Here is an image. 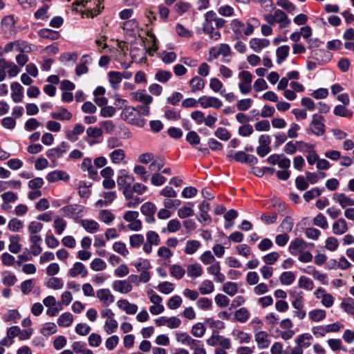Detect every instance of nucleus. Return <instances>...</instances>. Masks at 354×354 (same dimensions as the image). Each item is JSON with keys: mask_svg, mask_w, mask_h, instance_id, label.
Wrapping results in <instances>:
<instances>
[{"mask_svg": "<svg viewBox=\"0 0 354 354\" xmlns=\"http://www.w3.org/2000/svg\"><path fill=\"white\" fill-rule=\"evenodd\" d=\"M205 21L203 24V31L208 35L209 37L214 40H218L221 37L219 31L216 28H222L226 21L221 17H218L216 13L210 10L207 12L204 15Z\"/></svg>", "mask_w": 354, "mask_h": 354, "instance_id": "obj_1", "label": "nucleus"}, {"mask_svg": "<svg viewBox=\"0 0 354 354\" xmlns=\"http://www.w3.org/2000/svg\"><path fill=\"white\" fill-rule=\"evenodd\" d=\"M122 120L133 126L143 127L146 120L141 117L140 111L131 106H126L121 111Z\"/></svg>", "mask_w": 354, "mask_h": 354, "instance_id": "obj_2", "label": "nucleus"}, {"mask_svg": "<svg viewBox=\"0 0 354 354\" xmlns=\"http://www.w3.org/2000/svg\"><path fill=\"white\" fill-rule=\"evenodd\" d=\"M135 179L132 175L129 174L126 170L122 169L119 171L117 178V185L118 189L122 192L125 198L131 197V186Z\"/></svg>", "mask_w": 354, "mask_h": 354, "instance_id": "obj_3", "label": "nucleus"}, {"mask_svg": "<svg viewBox=\"0 0 354 354\" xmlns=\"http://www.w3.org/2000/svg\"><path fill=\"white\" fill-rule=\"evenodd\" d=\"M102 0H77L73 3V6H82L86 8L83 15L87 17H92L97 16L103 9L102 6Z\"/></svg>", "mask_w": 354, "mask_h": 354, "instance_id": "obj_4", "label": "nucleus"}, {"mask_svg": "<svg viewBox=\"0 0 354 354\" xmlns=\"http://www.w3.org/2000/svg\"><path fill=\"white\" fill-rule=\"evenodd\" d=\"M263 19L270 25L278 24L279 28H284L290 24V19L280 9H275L273 13L265 15Z\"/></svg>", "mask_w": 354, "mask_h": 354, "instance_id": "obj_5", "label": "nucleus"}, {"mask_svg": "<svg viewBox=\"0 0 354 354\" xmlns=\"http://www.w3.org/2000/svg\"><path fill=\"white\" fill-rule=\"evenodd\" d=\"M130 55L133 62L140 64L146 62V48L145 41L142 39H141L140 41H134L131 44Z\"/></svg>", "mask_w": 354, "mask_h": 354, "instance_id": "obj_6", "label": "nucleus"}, {"mask_svg": "<svg viewBox=\"0 0 354 354\" xmlns=\"http://www.w3.org/2000/svg\"><path fill=\"white\" fill-rule=\"evenodd\" d=\"M139 213L137 211H127L123 215V218L129 223L128 228L131 231H140L142 227V223L138 218Z\"/></svg>", "mask_w": 354, "mask_h": 354, "instance_id": "obj_7", "label": "nucleus"}, {"mask_svg": "<svg viewBox=\"0 0 354 354\" xmlns=\"http://www.w3.org/2000/svg\"><path fill=\"white\" fill-rule=\"evenodd\" d=\"M239 88L240 92L243 94L249 93L252 90V81L253 76L248 71H243L239 73Z\"/></svg>", "mask_w": 354, "mask_h": 354, "instance_id": "obj_8", "label": "nucleus"}, {"mask_svg": "<svg viewBox=\"0 0 354 354\" xmlns=\"http://www.w3.org/2000/svg\"><path fill=\"white\" fill-rule=\"evenodd\" d=\"M315 59L317 62L308 61L306 66L308 71H313L317 68V65H322L328 62L330 59L331 57L329 53L322 50H316L315 52Z\"/></svg>", "mask_w": 354, "mask_h": 354, "instance_id": "obj_9", "label": "nucleus"}, {"mask_svg": "<svg viewBox=\"0 0 354 354\" xmlns=\"http://www.w3.org/2000/svg\"><path fill=\"white\" fill-rule=\"evenodd\" d=\"M324 118L321 115L314 114L313 119L309 124L310 131L312 133L321 136L325 133V124H324Z\"/></svg>", "mask_w": 354, "mask_h": 354, "instance_id": "obj_10", "label": "nucleus"}, {"mask_svg": "<svg viewBox=\"0 0 354 354\" xmlns=\"http://www.w3.org/2000/svg\"><path fill=\"white\" fill-rule=\"evenodd\" d=\"M3 50L5 53H8L12 50L21 51L24 53H29L32 50V46L27 42L21 40H17L12 42L6 44L4 46Z\"/></svg>", "mask_w": 354, "mask_h": 354, "instance_id": "obj_11", "label": "nucleus"}, {"mask_svg": "<svg viewBox=\"0 0 354 354\" xmlns=\"http://www.w3.org/2000/svg\"><path fill=\"white\" fill-rule=\"evenodd\" d=\"M198 102L201 106L203 109L211 107L218 109L223 106L222 101L218 98L213 96L203 95L198 98Z\"/></svg>", "mask_w": 354, "mask_h": 354, "instance_id": "obj_12", "label": "nucleus"}, {"mask_svg": "<svg viewBox=\"0 0 354 354\" xmlns=\"http://www.w3.org/2000/svg\"><path fill=\"white\" fill-rule=\"evenodd\" d=\"M70 145L66 141H62L60 145L46 151V156L50 159H57L62 158L69 149Z\"/></svg>", "mask_w": 354, "mask_h": 354, "instance_id": "obj_13", "label": "nucleus"}, {"mask_svg": "<svg viewBox=\"0 0 354 354\" xmlns=\"http://www.w3.org/2000/svg\"><path fill=\"white\" fill-rule=\"evenodd\" d=\"M315 295L316 298L321 299L322 304L326 308L331 307L334 304V297L332 295L327 293L326 290L322 288H318Z\"/></svg>", "mask_w": 354, "mask_h": 354, "instance_id": "obj_14", "label": "nucleus"}, {"mask_svg": "<svg viewBox=\"0 0 354 354\" xmlns=\"http://www.w3.org/2000/svg\"><path fill=\"white\" fill-rule=\"evenodd\" d=\"M62 211L65 216L73 218L82 214L84 212V207L81 205L73 204L64 207Z\"/></svg>", "mask_w": 354, "mask_h": 354, "instance_id": "obj_15", "label": "nucleus"}, {"mask_svg": "<svg viewBox=\"0 0 354 354\" xmlns=\"http://www.w3.org/2000/svg\"><path fill=\"white\" fill-rule=\"evenodd\" d=\"M113 289L122 294H127L132 290V286L127 280H116L112 285Z\"/></svg>", "mask_w": 354, "mask_h": 354, "instance_id": "obj_16", "label": "nucleus"}, {"mask_svg": "<svg viewBox=\"0 0 354 354\" xmlns=\"http://www.w3.org/2000/svg\"><path fill=\"white\" fill-rule=\"evenodd\" d=\"M118 307L128 315H134L138 311V307L135 304L130 303L127 299H120L117 302Z\"/></svg>", "mask_w": 354, "mask_h": 354, "instance_id": "obj_17", "label": "nucleus"}, {"mask_svg": "<svg viewBox=\"0 0 354 354\" xmlns=\"http://www.w3.org/2000/svg\"><path fill=\"white\" fill-rule=\"evenodd\" d=\"M348 230V223L344 218H340L336 220L332 225L334 234L342 235Z\"/></svg>", "mask_w": 354, "mask_h": 354, "instance_id": "obj_18", "label": "nucleus"}, {"mask_svg": "<svg viewBox=\"0 0 354 354\" xmlns=\"http://www.w3.org/2000/svg\"><path fill=\"white\" fill-rule=\"evenodd\" d=\"M207 272L214 276L218 282H223L225 279V275L221 272V265L218 261H216L211 263V266L207 268Z\"/></svg>", "mask_w": 354, "mask_h": 354, "instance_id": "obj_19", "label": "nucleus"}, {"mask_svg": "<svg viewBox=\"0 0 354 354\" xmlns=\"http://www.w3.org/2000/svg\"><path fill=\"white\" fill-rule=\"evenodd\" d=\"M250 47L255 52L259 53L263 48L270 45V41L267 39L253 38L250 39Z\"/></svg>", "mask_w": 354, "mask_h": 354, "instance_id": "obj_20", "label": "nucleus"}, {"mask_svg": "<svg viewBox=\"0 0 354 354\" xmlns=\"http://www.w3.org/2000/svg\"><path fill=\"white\" fill-rule=\"evenodd\" d=\"M46 179L48 182L51 183L56 182L59 180L68 181L70 179V176L66 171L55 170L50 172L46 176Z\"/></svg>", "mask_w": 354, "mask_h": 354, "instance_id": "obj_21", "label": "nucleus"}, {"mask_svg": "<svg viewBox=\"0 0 354 354\" xmlns=\"http://www.w3.org/2000/svg\"><path fill=\"white\" fill-rule=\"evenodd\" d=\"M333 199L338 203L342 208H346L348 206H354V200L343 193H335L333 196Z\"/></svg>", "mask_w": 354, "mask_h": 354, "instance_id": "obj_22", "label": "nucleus"}, {"mask_svg": "<svg viewBox=\"0 0 354 354\" xmlns=\"http://www.w3.org/2000/svg\"><path fill=\"white\" fill-rule=\"evenodd\" d=\"M209 53L211 55H213L214 58H216L220 55L227 57L231 54V48L228 44H221L218 47L212 48Z\"/></svg>", "mask_w": 354, "mask_h": 354, "instance_id": "obj_23", "label": "nucleus"}, {"mask_svg": "<svg viewBox=\"0 0 354 354\" xmlns=\"http://www.w3.org/2000/svg\"><path fill=\"white\" fill-rule=\"evenodd\" d=\"M87 274L88 271L85 266L81 262H75L72 268L69 270V274L71 277H75L77 275L84 277Z\"/></svg>", "mask_w": 354, "mask_h": 354, "instance_id": "obj_24", "label": "nucleus"}, {"mask_svg": "<svg viewBox=\"0 0 354 354\" xmlns=\"http://www.w3.org/2000/svg\"><path fill=\"white\" fill-rule=\"evenodd\" d=\"M131 95L134 100L142 103L144 106L149 105L153 101V97L145 91L133 92Z\"/></svg>", "mask_w": 354, "mask_h": 354, "instance_id": "obj_25", "label": "nucleus"}, {"mask_svg": "<svg viewBox=\"0 0 354 354\" xmlns=\"http://www.w3.org/2000/svg\"><path fill=\"white\" fill-rule=\"evenodd\" d=\"M11 97L16 102H21L23 100V87L18 82H13L11 84Z\"/></svg>", "mask_w": 354, "mask_h": 354, "instance_id": "obj_26", "label": "nucleus"}, {"mask_svg": "<svg viewBox=\"0 0 354 354\" xmlns=\"http://www.w3.org/2000/svg\"><path fill=\"white\" fill-rule=\"evenodd\" d=\"M109 158L113 164L120 165L126 158V153L122 149H115L109 153Z\"/></svg>", "mask_w": 354, "mask_h": 354, "instance_id": "obj_27", "label": "nucleus"}, {"mask_svg": "<svg viewBox=\"0 0 354 354\" xmlns=\"http://www.w3.org/2000/svg\"><path fill=\"white\" fill-rule=\"evenodd\" d=\"M306 247V242L302 239H295L291 241L289 245V250L292 254H297L304 250Z\"/></svg>", "mask_w": 354, "mask_h": 354, "instance_id": "obj_28", "label": "nucleus"}, {"mask_svg": "<svg viewBox=\"0 0 354 354\" xmlns=\"http://www.w3.org/2000/svg\"><path fill=\"white\" fill-rule=\"evenodd\" d=\"M255 341L257 343L258 347L261 349L267 348L270 344L268 333L265 331H259L256 333Z\"/></svg>", "mask_w": 354, "mask_h": 354, "instance_id": "obj_29", "label": "nucleus"}, {"mask_svg": "<svg viewBox=\"0 0 354 354\" xmlns=\"http://www.w3.org/2000/svg\"><path fill=\"white\" fill-rule=\"evenodd\" d=\"M203 273L202 266L199 263H192L188 265L187 268V276L192 279L200 277Z\"/></svg>", "mask_w": 354, "mask_h": 354, "instance_id": "obj_30", "label": "nucleus"}, {"mask_svg": "<svg viewBox=\"0 0 354 354\" xmlns=\"http://www.w3.org/2000/svg\"><path fill=\"white\" fill-rule=\"evenodd\" d=\"M80 224L88 233L94 234L100 229L99 223L93 220L83 219L80 221Z\"/></svg>", "mask_w": 354, "mask_h": 354, "instance_id": "obj_31", "label": "nucleus"}, {"mask_svg": "<svg viewBox=\"0 0 354 354\" xmlns=\"http://www.w3.org/2000/svg\"><path fill=\"white\" fill-rule=\"evenodd\" d=\"M80 168L84 171H88L91 178H95L97 175V171L92 165V160L89 158H85L80 165Z\"/></svg>", "mask_w": 354, "mask_h": 354, "instance_id": "obj_32", "label": "nucleus"}, {"mask_svg": "<svg viewBox=\"0 0 354 354\" xmlns=\"http://www.w3.org/2000/svg\"><path fill=\"white\" fill-rule=\"evenodd\" d=\"M97 297L102 302L109 304L114 301V296L106 288H102L97 291Z\"/></svg>", "mask_w": 354, "mask_h": 354, "instance_id": "obj_33", "label": "nucleus"}, {"mask_svg": "<svg viewBox=\"0 0 354 354\" xmlns=\"http://www.w3.org/2000/svg\"><path fill=\"white\" fill-rule=\"evenodd\" d=\"M108 77L111 86L114 90L118 89L122 80V73L117 71H110L108 73Z\"/></svg>", "mask_w": 354, "mask_h": 354, "instance_id": "obj_34", "label": "nucleus"}, {"mask_svg": "<svg viewBox=\"0 0 354 354\" xmlns=\"http://www.w3.org/2000/svg\"><path fill=\"white\" fill-rule=\"evenodd\" d=\"M189 86L192 93L202 91L205 85V82L199 76H194L189 80Z\"/></svg>", "mask_w": 354, "mask_h": 354, "instance_id": "obj_35", "label": "nucleus"}, {"mask_svg": "<svg viewBox=\"0 0 354 354\" xmlns=\"http://www.w3.org/2000/svg\"><path fill=\"white\" fill-rule=\"evenodd\" d=\"M20 236L17 234L11 235L9 237L10 244L8 249L13 254L19 253L21 250V245L19 243Z\"/></svg>", "mask_w": 354, "mask_h": 354, "instance_id": "obj_36", "label": "nucleus"}, {"mask_svg": "<svg viewBox=\"0 0 354 354\" xmlns=\"http://www.w3.org/2000/svg\"><path fill=\"white\" fill-rule=\"evenodd\" d=\"M194 204L192 203H187L178 210V216L180 218H185L192 216L194 214Z\"/></svg>", "mask_w": 354, "mask_h": 354, "instance_id": "obj_37", "label": "nucleus"}, {"mask_svg": "<svg viewBox=\"0 0 354 354\" xmlns=\"http://www.w3.org/2000/svg\"><path fill=\"white\" fill-rule=\"evenodd\" d=\"M232 335L239 344H248L251 341L250 335L242 330H234Z\"/></svg>", "mask_w": 354, "mask_h": 354, "instance_id": "obj_38", "label": "nucleus"}, {"mask_svg": "<svg viewBox=\"0 0 354 354\" xmlns=\"http://www.w3.org/2000/svg\"><path fill=\"white\" fill-rule=\"evenodd\" d=\"M72 116V113L65 108H60L51 113V117L53 119L59 120H70Z\"/></svg>", "mask_w": 354, "mask_h": 354, "instance_id": "obj_39", "label": "nucleus"}, {"mask_svg": "<svg viewBox=\"0 0 354 354\" xmlns=\"http://www.w3.org/2000/svg\"><path fill=\"white\" fill-rule=\"evenodd\" d=\"M290 51V47L287 45H283L281 46H279L277 48L276 50V55H277V63L278 64H281L283 61H284Z\"/></svg>", "mask_w": 354, "mask_h": 354, "instance_id": "obj_40", "label": "nucleus"}, {"mask_svg": "<svg viewBox=\"0 0 354 354\" xmlns=\"http://www.w3.org/2000/svg\"><path fill=\"white\" fill-rule=\"evenodd\" d=\"M45 285L48 288L60 290L64 287V281L60 278L52 277L45 282Z\"/></svg>", "mask_w": 354, "mask_h": 354, "instance_id": "obj_41", "label": "nucleus"}, {"mask_svg": "<svg viewBox=\"0 0 354 354\" xmlns=\"http://www.w3.org/2000/svg\"><path fill=\"white\" fill-rule=\"evenodd\" d=\"M198 290L202 295H209L214 292V285L211 280L205 279L201 282Z\"/></svg>", "mask_w": 354, "mask_h": 354, "instance_id": "obj_42", "label": "nucleus"}, {"mask_svg": "<svg viewBox=\"0 0 354 354\" xmlns=\"http://www.w3.org/2000/svg\"><path fill=\"white\" fill-rule=\"evenodd\" d=\"M73 322V316L71 313H64L57 319V324L59 326L68 327Z\"/></svg>", "mask_w": 354, "mask_h": 354, "instance_id": "obj_43", "label": "nucleus"}, {"mask_svg": "<svg viewBox=\"0 0 354 354\" xmlns=\"http://www.w3.org/2000/svg\"><path fill=\"white\" fill-rule=\"evenodd\" d=\"M201 245V243L197 240H189L186 243L185 252L189 255L194 254Z\"/></svg>", "mask_w": 354, "mask_h": 354, "instance_id": "obj_44", "label": "nucleus"}, {"mask_svg": "<svg viewBox=\"0 0 354 354\" xmlns=\"http://www.w3.org/2000/svg\"><path fill=\"white\" fill-rule=\"evenodd\" d=\"M21 315L17 310H9L3 316V319L6 322L17 323L21 318Z\"/></svg>", "mask_w": 354, "mask_h": 354, "instance_id": "obj_45", "label": "nucleus"}, {"mask_svg": "<svg viewBox=\"0 0 354 354\" xmlns=\"http://www.w3.org/2000/svg\"><path fill=\"white\" fill-rule=\"evenodd\" d=\"M309 318L315 322H319L326 318V313L322 309H314L308 313Z\"/></svg>", "mask_w": 354, "mask_h": 354, "instance_id": "obj_46", "label": "nucleus"}, {"mask_svg": "<svg viewBox=\"0 0 354 354\" xmlns=\"http://www.w3.org/2000/svg\"><path fill=\"white\" fill-rule=\"evenodd\" d=\"M169 272L171 275L178 280L182 279L185 274V269L181 266L176 264L169 267Z\"/></svg>", "mask_w": 354, "mask_h": 354, "instance_id": "obj_47", "label": "nucleus"}, {"mask_svg": "<svg viewBox=\"0 0 354 354\" xmlns=\"http://www.w3.org/2000/svg\"><path fill=\"white\" fill-rule=\"evenodd\" d=\"M38 33L41 37L51 40H56L59 37V33L57 31L48 28L41 29Z\"/></svg>", "mask_w": 354, "mask_h": 354, "instance_id": "obj_48", "label": "nucleus"}, {"mask_svg": "<svg viewBox=\"0 0 354 354\" xmlns=\"http://www.w3.org/2000/svg\"><path fill=\"white\" fill-rule=\"evenodd\" d=\"M291 297L293 298L292 301V305L296 310H299L304 308V297L302 292H299L297 294H295L293 292H290Z\"/></svg>", "mask_w": 354, "mask_h": 354, "instance_id": "obj_49", "label": "nucleus"}, {"mask_svg": "<svg viewBox=\"0 0 354 354\" xmlns=\"http://www.w3.org/2000/svg\"><path fill=\"white\" fill-rule=\"evenodd\" d=\"M312 339V336L309 333H304L299 335L296 339V342L298 346L303 348H307L310 345V341Z\"/></svg>", "mask_w": 354, "mask_h": 354, "instance_id": "obj_50", "label": "nucleus"}, {"mask_svg": "<svg viewBox=\"0 0 354 354\" xmlns=\"http://www.w3.org/2000/svg\"><path fill=\"white\" fill-rule=\"evenodd\" d=\"M295 274L290 271L282 272L279 277L280 282L284 285H290L295 280Z\"/></svg>", "mask_w": 354, "mask_h": 354, "instance_id": "obj_51", "label": "nucleus"}, {"mask_svg": "<svg viewBox=\"0 0 354 354\" xmlns=\"http://www.w3.org/2000/svg\"><path fill=\"white\" fill-rule=\"evenodd\" d=\"M222 290L225 293L232 297L238 292V286L236 283L228 281L223 285Z\"/></svg>", "mask_w": 354, "mask_h": 354, "instance_id": "obj_52", "label": "nucleus"}, {"mask_svg": "<svg viewBox=\"0 0 354 354\" xmlns=\"http://www.w3.org/2000/svg\"><path fill=\"white\" fill-rule=\"evenodd\" d=\"M23 227L24 223L17 218L10 219L8 223V229L13 232H19Z\"/></svg>", "mask_w": 354, "mask_h": 354, "instance_id": "obj_53", "label": "nucleus"}, {"mask_svg": "<svg viewBox=\"0 0 354 354\" xmlns=\"http://www.w3.org/2000/svg\"><path fill=\"white\" fill-rule=\"evenodd\" d=\"M250 317V313L245 308H241L235 313V319L236 321L245 323Z\"/></svg>", "mask_w": 354, "mask_h": 354, "instance_id": "obj_54", "label": "nucleus"}, {"mask_svg": "<svg viewBox=\"0 0 354 354\" xmlns=\"http://www.w3.org/2000/svg\"><path fill=\"white\" fill-rule=\"evenodd\" d=\"M144 236L142 234H136L133 235H131L129 237V244L131 247L134 248H138L140 247L141 245L144 243Z\"/></svg>", "mask_w": 354, "mask_h": 354, "instance_id": "obj_55", "label": "nucleus"}, {"mask_svg": "<svg viewBox=\"0 0 354 354\" xmlns=\"http://www.w3.org/2000/svg\"><path fill=\"white\" fill-rule=\"evenodd\" d=\"M156 210V205L151 202H147L144 203L140 207V211L142 214H144L145 216L154 214Z\"/></svg>", "mask_w": 354, "mask_h": 354, "instance_id": "obj_56", "label": "nucleus"}, {"mask_svg": "<svg viewBox=\"0 0 354 354\" xmlns=\"http://www.w3.org/2000/svg\"><path fill=\"white\" fill-rule=\"evenodd\" d=\"M91 268L94 271H102L106 268V263L100 258L94 259L90 264Z\"/></svg>", "mask_w": 354, "mask_h": 354, "instance_id": "obj_57", "label": "nucleus"}, {"mask_svg": "<svg viewBox=\"0 0 354 354\" xmlns=\"http://www.w3.org/2000/svg\"><path fill=\"white\" fill-rule=\"evenodd\" d=\"M147 242L153 245H158L160 243V237L155 231H148L146 233Z\"/></svg>", "mask_w": 354, "mask_h": 354, "instance_id": "obj_58", "label": "nucleus"}, {"mask_svg": "<svg viewBox=\"0 0 354 354\" xmlns=\"http://www.w3.org/2000/svg\"><path fill=\"white\" fill-rule=\"evenodd\" d=\"M98 218L101 221L109 224L114 220L115 216L109 210L103 209L100 212Z\"/></svg>", "mask_w": 354, "mask_h": 354, "instance_id": "obj_59", "label": "nucleus"}, {"mask_svg": "<svg viewBox=\"0 0 354 354\" xmlns=\"http://www.w3.org/2000/svg\"><path fill=\"white\" fill-rule=\"evenodd\" d=\"M183 303V299L179 295H174L167 301V306L171 310L178 308Z\"/></svg>", "mask_w": 354, "mask_h": 354, "instance_id": "obj_60", "label": "nucleus"}, {"mask_svg": "<svg viewBox=\"0 0 354 354\" xmlns=\"http://www.w3.org/2000/svg\"><path fill=\"white\" fill-rule=\"evenodd\" d=\"M165 162L160 158L153 159L149 167L151 172L158 173V171L164 167Z\"/></svg>", "mask_w": 354, "mask_h": 354, "instance_id": "obj_61", "label": "nucleus"}, {"mask_svg": "<svg viewBox=\"0 0 354 354\" xmlns=\"http://www.w3.org/2000/svg\"><path fill=\"white\" fill-rule=\"evenodd\" d=\"M57 332V326L55 323H46L41 329V333L44 336H49Z\"/></svg>", "mask_w": 354, "mask_h": 354, "instance_id": "obj_62", "label": "nucleus"}, {"mask_svg": "<svg viewBox=\"0 0 354 354\" xmlns=\"http://www.w3.org/2000/svg\"><path fill=\"white\" fill-rule=\"evenodd\" d=\"M104 328L107 334H112L115 333L118 328V322L113 318L106 319Z\"/></svg>", "mask_w": 354, "mask_h": 354, "instance_id": "obj_63", "label": "nucleus"}, {"mask_svg": "<svg viewBox=\"0 0 354 354\" xmlns=\"http://www.w3.org/2000/svg\"><path fill=\"white\" fill-rule=\"evenodd\" d=\"M205 327L202 323H197L192 327L191 333L196 337H202L205 335Z\"/></svg>", "mask_w": 354, "mask_h": 354, "instance_id": "obj_64", "label": "nucleus"}]
</instances>
